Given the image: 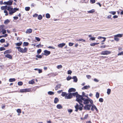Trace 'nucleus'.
Instances as JSON below:
<instances>
[{
  "instance_id": "nucleus-64",
  "label": "nucleus",
  "mask_w": 123,
  "mask_h": 123,
  "mask_svg": "<svg viewBox=\"0 0 123 123\" xmlns=\"http://www.w3.org/2000/svg\"><path fill=\"white\" fill-rule=\"evenodd\" d=\"M123 55V51L121 52L120 53H119L118 54V55Z\"/></svg>"
},
{
  "instance_id": "nucleus-41",
  "label": "nucleus",
  "mask_w": 123,
  "mask_h": 123,
  "mask_svg": "<svg viewBox=\"0 0 123 123\" xmlns=\"http://www.w3.org/2000/svg\"><path fill=\"white\" fill-rule=\"evenodd\" d=\"M43 46V45H41L40 44H39L36 46V47H37L38 48L41 47Z\"/></svg>"
},
{
  "instance_id": "nucleus-27",
  "label": "nucleus",
  "mask_w": 123,
  "mask_h": 123,
  "mask_svg": "<svg viewBox=\"0 0 123 123\" xmlns=\"http://www.w3.org/2000/svg\"><path fill=\"white\" fill-rule=\"evenodd\" d=\"M15 81V79L14 78H10L9 80V81L10 82H12Z\"/></svg>"
},
{
  "instance_id": "nucleus-5",
  "label": "nucleus",
  "mask_w": 123,
  "mask_h": 123,
  "mask_svg": "<svg viewBox=\"0 0 123 123\" xmlns=\"http://www.w3.org/2000/svg\"><path fill=\"white\" fill-rule=\"evenodd\" d=\"M111 52L108 50H105L102 51L101 53L102 55H107L111 53Z\"/></svg>"
},
{
  "instance_id": "nucleus-52",
  "label": "nucleus",
  "mask_w": 123,
  "mask_h": 123,
  "mask_svg": "<svg viewBox=\"0 0 123 123\" xmlns=\"http://www.w3.org/2000/svg\"><path fill=\"white\" fill-rule=\"evenodd\" d=\"M20 91L21 92H25V89H21L20 90Z\"/></svg>"
},
{
  "instance_id": "nucleus-55",
  "label": "nucleus",
  "mask_w": 123,
  "mask_h": 123,
  "mask_svg": "<svg viewBox=\"0 0 123 123\" xmlns=\"http://www.w3.org/2000/svg\"><path fill=\"white\" fill-rule=\"evenodd\" d=\"M99 101L101 102H103V99L102 98H100L99 99Z\"/></svg>"
},
{
  "instance_id": "nucleus-62",
  "label": "nucleus",
  "mask_w": 123,
  "mask_h": 123,
  "mask_svg": "<svg viewBox=\"0 0 123 123\" xmlns=\"http://www.w3.org/2000/svg\"><path fill=\"white\" fill-rule=\"evenodd\" d=\"M9 45V43H6V44H4V46L5 47H8V45Z\"/></svg>"
},
{
  "instance_id": "nucleus-50",
  "label": "nucleus",
  "mask_w": 123,
  "mask_h": 123,
  "mask_svg": "<svg viewBox=\"0 0 123 123\" xmlns=\"http://www.w3.org/2000/svg\"><path fill=\"white\" fill-rule=\"evenodd\" d=\"M114 39L116 41H118L119 40V39L117 37H114Z\"/></svg>"
},
{
  "instance_id": "nucleus-33",
  "label": "nucleus",
  "mask_w": 123,
  "mask_h": 123,
  "mask_svg": "<svg viewBox=\"0 0 123 123\" xmlns=\"http://www.w3.org/2000/svg\"><path fill=\"white\" fill-rule=\"evenodd\" d=\"M111 90L110 89H108L107 90V93L109 95L111 92Z\"/></svg>"
},
{
  "instance_id": "nucleus-56",
  "label": "nucleus",
  "mask_w": 123,
  "mask_h": 123,
  "mask_svg": "<svg viewBox=\"0 0 123 123\" xmlns=\"http://www.w3.org/2000/svg\"><path fill=\"white\" fill-rule=\"evenodd\" d=\"M90 2L92 3H94L95 2V0H90Z\"/></svg>"
},
{
  "instance_id": "nucleus-9",
  "label": "nucleus",
  "mask_w": 123,
  "mask_h": 123,
  "mask_svg": "<svg viewBox=\"0 0 123 123\" xmlns=\"http://www.w3.org/2000/svg\"><path fill=\"white\" fill-rule=\"evenodd\" d=\"M44 52L45 53L44 54L46 56L49 55L50 53V51H48L47 50H44Z\"/></svg>"
},
{
  "instance_id": "nucleus-4",
  "label": "nucleus",
  "mask_w": 123,
  "mask_h": 123,
  "mask_svg": "<svg viewBox=\"0 0 123 123\" xmlns=\"http://www.w3.org/2000/svg\"><path fill=\"white\" fill-rule=\"evenodd\" d=\"M65 98L66 99H71L72 98V93H69L67 94L66 96L65 97Z\"/></svg>"
},
{
  "instance_id": "nucleus-15",
  "label": "nucleus",
  "mask_w": 123,
  "mask_h": 123,
  "mask_svg": "<svg viewBox=\"0 0 123 123\" xmlns=\"http://www.w3.org/2000/svg\"><path fill=\"white\" fill-rule=\"evenodd\" d=\"M123 34H118L114 35V37H121L123 36Z\"/></svg>"
},
{
  "instance_id": "nucleus-24",
  "label": "nucleus",
  "mask_w": 123,
  "mask_h": 123,
  "mask_svg": "<svg viewBox=\"0 0 123 123\" xmlns=\"http://www.w3.org/2000/svg\"><path fill=\"white\" fill-rule=\"evenodd\" d=\"M79 94H78V93L77 92H76L75 93H72V95L73 96H76H76L77 95H78Z\"/></svg>"
},
{
  "instance_id": "nucleus-23",
  "label": "nucleus",
  "mask_w": 123,
  "mask_h": 123,
  "mask_svg": "<svg viewBox=\"0 0 123 123\" xmlns=\"http://www.w3.org/2000/svg\"><path fill=\"white\" fill-rule=\"evenodd\" d=\"M59 101L58 99L57 98H55L54 99V103H57Z\"/></svg>"
},
{
  "instance_id": "nucleus-48",
  "label": "nucleus",
  "mask_w": 123,
  "mask_h": 123,
  "mask_svg": "<svg viewBox=\"0 0 123 123\" xmlns=\"http://www.w3.org/2000/svg\"><path fill=\"white\" fill-rule=\"evenodd\" d=\"M72 79L71 77L68 76L67 78V79L68 80H69Z\"/></svg>"
},
{
  "instance_id": "nucleus-54",
  "label": "nucleus",
  "mask_w": 123,
  "mask_h": 123,
  "mask_svg": "<svg viewBox=\"0 0 123 123\" xmlns=\"http://www.w3.org/2000/svg\"><path fill=\"white\" fill-rule=\"evenodd\" d=\"M89 40H95V38L91 37L90 38Z\"/></svg>"
},
{
  "instance_id": "nucleus-13",
  "label": "nucleus",
  "mask_w": 123,
  "mask_h": 123,
  "mask_svg": "<svg viewBox=\"0 0 123 123\" xmlns=\"http://www.w3.org/2000/svg\"><path fill=\"white\" fill-rule=\"evenodd\" d=\"M8 6L6 5L5 6H2L1 7V9L2 10H6V9H7V8H8Z\"/></svg>"
},
{
  "instance_id": "nucleus-7",
  "label": "nucleus",
  "mask_w": 123,
  "mask_h": 123,
  "mask_svg": "<svg viewBox=\"0 0 123 123\" xmlns=\"http://www.w3.org/2000/svg\"><path fill=\"white\" fill-rule=\"evenodd\" d=\"M83 102L84 104H85L86 105H87L89 104V99L84 98L83 100Z\"/></svg>"
},
{
  "instance_id": "nucleus-18",
  "label": "nucleus",
  "mask_w": 123,
  "mask_h": 123,
  "mask_svg": "<svg viewBox=\"0 0 123 123\" xmlns=\"http://www.w3.org/2000/svg\"><path fill=\"white\" fill-rule=\"evenodd\" d=\"M90 87V86H84L82 88V90H84L85 89H87Z\"/></svg>"
},
{
  "instance_id": "nucleus-42",
  "label": "nucleus",
  "mask_w": 123,
  "mask_h": 123,
  "mask_svg": "<svg viewBox=\"0 0 123 123\" xmlns=\"http://www.w3.org/2000/svg\"><path fill=\"white\" fill-rule=\"evenodd\" d=\"M30 9V7H26L25 8V10L26 11H29Z\"/></svg>"
},
{
  "instance_id": "nucleus-40",
  "label": "nucleus",
  "mask_w": 123,
  "mask_h": 123,
  "mask_svg": "<svg viewBox=\"0 0 123 123\" xmlns=\"http://www.w3.org/2000/svg\"><path fill=\"white\" fill-rule=\"evenodd\" d=\"M29 44L28 43V42H24L23 43V44L24 46H27Z\"/></svg>"
},
{
  "instance_id": "nucleus-38",
  "label": "nucleus",
  "mask_w": 123,
  "mask_h": 123,
  "mask_svg": "<svg viewBox=\"0 0 123 123\" xmlns=\"http://www.w3.org/2000/svg\"><path fill=\"white\" fill-rule=\"evenodd\" d=\"M11 52V51L8 50H7L4 52V54L7 53H10Z\"/></svg>"
},
{
  "instance_id": "nucleus-30",
  "label": "nucleus",
  "mask_w": 123,
  "mask_h": 123,
  "mask_svg": "<svg viewBox=\"0 0 123 123\" xmlns=\"http://www.w3.org/2000/svg\"><path fill=\"white\" fill-rule=\"evenodd\" d=\"M4 26L3 25H0V33L1 32V30H2V29L3 30V29Z\"/></svg>"
},
{
  "instance_id": "nucleus-32",
  "label": "nucleus",
  "mask_w": 123,
  "mask_h": 123,
  "mask_svg": "<svg viewBox=\"0 0 123 123\" xmlns=\"http://www.w3.org/2000/svg\"><path fill=\"white\" fill-rule=\"evenodd\" d=\"M99 96V94L98 92H97L96 94V97L97 98H98Z\"/></svg>"
},
{
  "instance_id": "nucleus-6",
  "label": "nucleus",
  "mask_w": 123,
  "mask_h": 123,
  "mask_svg": "<svg viewBox=\"0 0 123 123\" xmlns=\"http://www.w3.org/2000/svg\"><path fill=\"white\" fill-rule=\"evenodd\" d=\"M92 106L91 105H86L84 107V109L85 110H89Z\"/></svg>"
},
{
  "instance_id": "nucleus-51",
  "label": "nucleus",
  "mask_w": 123,
  "mask_h": 123,
  "mask_svg": "<svg viewBox=\"0 0 123 123\" xmlns=\"http://www.w3.org/2000/svg\"><path fill=\"white\" fill-rule=\"evenodd\" d=\"M5 50V49L3 47H1L0 48V50L1 51Z\"/></svg>"
},
{
  "instance_id": "nucleus-63",
  "label": "nucleus",
  "mask_w": 123,
  "mask_h": 123,
  "mask_svg": "<svg viewBox=\"0 0 123 123\" xmlns=\"http://www.w3.org/2000/svg\"><path fill=\"white\" fill-rule=\"evenodd\" d=\"M86 76L88 79H90L91 78V76L90 75H86Z\"/></svg>"
},
{
  "instance_id": "nucleus-16",
  "label": "nucleus",
  "mask_w": 123,
  "mask_h": 123,
  "mask_svg": "<svg viewBox=\"0 0 123 123\" xmlns=\"http://www.w3.org/2000/svg\"><path fill=\"white\" fill-rule=\"evenodd\" d=\"M61 86V84H58L55 87V90H57L58 88H60Z\"/></svg>"
},
{
  "instance_id": "nucleus-57",
  "label": "nucleus",
  "mask_w": 123,
  "mask_h": 123,
  "mask_svg": "<svg viewBox=\"0 0 123 123\" xmlns=\"http://www.w3.org/2000/svg\"><path fill=\"white\" fill-rule=\"evenodd\" d=\"M111 15H108L107 17L106 18H107V19H110L111 18Z\"/></svg>"
},
{
  "instance_id": "nucleus-49",
  "label": "nucleus",
  "mask_w": 123,
  "mask_h": 123,
  "mask_svg": "<svg viewBox=\"0 0 123 123\" xmlns=\"http://www.w3.org/2000/svg\"><path fill=\"white\" fill-rule=\"evenodd\" d=\"M35 38L37 40L38 42L40 40V39L38 37H35Z\"/></svg>"
},
{
  "instance_id": "nucleus-17",
  "label": "nucleus",
  "mask_w": 123,
  "mask_h": 123,
  "mask_svg": "<svg viewBox=\"0 0 123 123\" xmlns=\"http://www.w3.org/2000/svg\"><path fill=\"white\" fill-rule=\"evenodd\" d=\"M5 56L6 57L10 59H11L12 58V56L10 54H7L6 55H5Z\"/></svg>"
},
{
  "instance_id": "nucleus-1",
  "label": "nucleus",
  "mask_w": 123,
  "mask_h": 123,
  "mask_svg": "<svg viewBox=\"0 0 123 123\" xmlns=\"http://www.w3.org/2000/svg\"><path fill=\"white\" fill-rule=\"evenodd\" d=\"M83 99L84 98H83V97L79 94L76 96V100L79 103L80 105H79L78 104L76 103V105L74 106L75 109V111H78L79 109L80 111H81L82 110V107L83 105L82 103L83 102Z\"/></svg>"
},
{
  "instance_id": "nucleus-14",
  "label": "nucleus",
  "mask_w": 123,
  "mask_h": 123,
  "mask_svg": "<svg viewBox=\"0 0 123 123\" xmlns=\"http://www.w3.org/2000/svg\"><path fill=\"white\" fill-rule=\"evenodd\" d=\"M13 1L11 0H9L7 2V5L9 6H10L12 5Z\"/></svg>"
},
{
  "instance_id": "nucleus-60",
  "label": "nucleus",
  "mask_w": 123,
  "mask_h": 123,
  "mask_svg": "<svg viewBox=\"0 0 123 123\" xmlns=\"http://www.w3.org/2000/svg\"><path fill=\"white\" fill-rule=\"evenodd\" d=\"M68 111L69 112H70V113L72 112L73 111V110L72 109H69L68 110Z\"/></svg>"
},
{
  "instance_id": "nucleus-3",
  "label": "nucleus",
  "mask_w": 123,
  "mask_h": 123,
  "mask_svg": "<svg viewBox=\"0 0 123 123\" xmlns=\"http://www.w3.org/2000/svg\"><path fill=\"white\" fill-rule=\"evenodd\" d=\"M16 48L18 49V51L21 53H25L27 50V48L26 47H25L24 49L19 47H16Z\"/></svg>"
},
{
  "instance_id": "nucleus-21",
  "label": "nucleus",
  "mask_w": 123,
  "mask_h": 123,
  "mask_svg": "<svg viewBox=\"0 0 123 123\" xmlns=\"http://www.w3.org/2000/svg\"><path fill=\"white\" fill-rule=\"evenodd\" d=\"M95 12V10L94 9H92L91 10L87 11V12L89 13H92L94 12Z\"/></svg>"
},
{
  "instance_id": "nucleus-39",
  "label": "nucleus",
  "mask_w": 123,
  "mask_h": 123,
  "mask_svg": "<svg viewBox=\"0 0 123 123\" xmlns=\"http://www.w3.org/2000/svg\"><path fill=\"white\" fill-rule=\"evenodd\" d=\"M99 44V43H92L90 44L91 46H94L96 45Z\"/></svg>"
},
{
  "instance_id": "nucleus-35",
  "label": "nucleus",
  "mask_w": 123,
  "mask_h": 123,
  "mask_svg": "<svg viewBox=\"0 0 123 123\" xmlns=\"http://www.w3.org/2000/svg\"><path fill=\"white\" fill-rule=\"evenodd\" d=\"M42 18V16L41 15H39L38 17V19L39 20H41Z\"/></svg>"
},
{
  "instance_id": "nucleus-22",
  "label": "nucleus",
  "mask_w": 123,
  "mask_h": 123,
  "mask_svg": "<svg viewBox=\"0 0 123 123\" xmlns=\"http://www.w3.org/2000/svg\"><path fill=\"white\" fill-rule=\"evenodd\" d=\"M72 79L74 80V81L75 82H76L77 81V79L76 76H73Z\"/></svg>"
},
{
  "instance_id": "nucleus-2",
  "label": "nucleus",
  "mask_w": 123,
  "mask_h": 123,
  "mask_svg": "<svg viewBox=\"0 0 123 123\" xmlns=\"http://www.w3.org/2000/svg\"><path fill=\"white\" fill-rule=\"evenodd\" d=\"M7 10L9 11V14L12 15L15 12L17 11L18 10L19 8H15L13 9V8L9 6H8Z\"/></svg>"
},
{
  "instance_id": "nucleus-8",
  "label": "nucleus",
  "mask_w": 123,
  "mask_h": 123,
  "mask_svg": "<svg viewBox=\"0 0 123 123\" xmlns=\"http://www.w3.org/2000/svg\"><path fill=\"white\" fill-rule=\"evenodd\" d=\"M91 106L92 108L91 109L92 111H93L94 110V109H95L96 110V111H98V110L96 106L94 105H92Z\"/></svg>"
},
{
  "instance_id": "nucleus-46",
  "label": "nucleus",
  "mask_w": 123,
  "mask_h": 123,
  "mask_svg": "<svg viewBox=\"0 0 123 123\" xmlns=\"http://www.w3.org/2000/svg\"><path fill=\"white\" fill-rule=\"evenodd\" d=\"M4 13H5V15L6 16H7L8 15V13L7 11L6 10H5L4 11Z\"/></svg>"
},
{
  "instance_id": "nucleus-44",
  "label": "nucleus",
  "mask_w": 123,
  "mask_h": 123,
  "mask_svg": "<svg viewBox=\"0 0 123 123\" xmlns=\"http://www.w3.org/2000/svg\"><path fill=\"white\" fill-rule=\"evenodd\" d=\"M5 41V40L4 39H2L0 40V42L1 43H3Z\"/></svg>"
},
{
  "instance_id": "nucleus-36",
  "label": "nucleus",
  "mask_w": 123,
  "mask_h": 123,
  "mask_svg": "<svg viewBox=\"0 0 123 123\" xmlns=\"http://www.w3.org/2000/svg\"><path fill=\"white\" fill-rule=\"evenodd\" d=\"M46 16L47 18H50V15L49 13H47L46 15Z\"/></svg>"
},
{
  "instance_id": "nucleus-45",
  "label": "nucleus",
  "mask_w": 123,
  "mask_h": 123,
  "mask_svg": "<svg viewBox=\"0 0 123 123\" xmlns=\"http://www.w3.org/2000/svg\"><path fill=\"white\" fill-rule=\"evenodd\" d=\"M23 83L22 82L20 81L18 82V85L19 86H21L23 85Z\"/></svg>"
},
{
  "instance_id": "nucleus-53",
  "label": "nucleus",
  "mask_w": 123,
  "mask_h": 123,
  "mask_svg": "<svg viewBox=\"0 0 123 123\" xmlns=\"http://www.w3.org/2000/svg\"><path fill=\"white\" fill-rule=\"evenodd\" d=\"M36 56L37 58H42V56L40 55H36Z\"/></svg>"
},
{
  "instance_id": "nucleus-28",
  "label": "nucleus",
  "mask_w": 123,
  "mask_h": 123,
  "mask_svg": "<svg viewBox=\"0 0 123 123\" xmlns=\"http://www.w3.org/2000/svg\"><path fill=\"white\" fill-rule=\"evenodd\" d=\"M48 93L49 95H52L54 94V93L53 92L51 91H49L48 92Z\"/></svg>"
},
{
  "instance_id": "nucleus-47",
  "label": "nucleus",
  "mask_w": 123,
  "mask_h": 123,
  "mask_svg": "<svg viewBox=\"0 0 123 123\" xmlns=\"http://www.w3.org/2000/svg\"><path fill=\"white\" fill-rule=\"evenodd\" d=\"M25 92H30L31 91V90L29 89H25Z\"/></svg>"
},
{
  "instance_id": "nucleus-12",
  "label": "nucleus",
  "mask_w": 123,
  "mask_h": 123,
  "mask_svg": "<svg viewBox=\"0 0 123 123\" xmlns=\"http://www.w3.org/2000/svg\"><path fill=\"white\" fill-rule=\"evenodd\" d=\"M65 43H60L58 45V46L59 48H62L65 45Z\"/></svg>"
},
{
  "instance_id": "nucleus-25",
  "label": "nucleus",
  "mask_w": 123,
  "mask_h": 123,
  "mask_svg": "<svg viewBox=\"0 0 123 123\" xmlns=\"http://www.w3.org/2000/svg\"><path fill=\"white\" fill-rule=\"evenodd\" d=\"M10 22V21L8 19H6L4 22V23L5 24H7Z\"/></svg>"
},
{
  "instance_id": "nucleus-58",
  "label": "nucleus",
  "mask_w": 123,
  "mask_h": 123,
  "mask_svg": "<svg viewBox=\"0 0 123 123\" xmlns=\"http://www.w3.org/2000/svg\"><path fill=\"white\" fill-rule=\"evenodd\" d=\"M17 112L18 113H21V111L20 109H18L17 110Z\"/></svg>"
},
{
  "instance_id": "nucleus-31",
  "label": "nucleus",
  "mask_w": 123,
  "mask_h": 123,
  "mask_svg": "<svg viewBox=\"0 0 123 123\" xmlns=\"http://www.w3.org/2000/svg\"><path fill=\"white\" fill-rule=\"evenodd\" d=\"M109 13L111 14H112L113 15H114L116 14V12L115 11H111L109 12Z\"/></svg>"
},
{
  "instance_id": "nucleus-20",
  "label": "nucleus",
  "mask_w": 123,
  "mask_h": 123,
  "mask_svg": "<svg viewBox=\"0 0 123 123\" xmlns=\"http://www.w3.org/2000/svg\"><path fill=\"white\" fill-rule=\"evenodd\" d=\"M56 107L58 109H62V106L60 104H58L56 106Z\"/></svg>"
},
{
  "instance_id": "nucleus-34",
  "label": "nucleus",
  "mask_w": 123,
  "mask_h": 123,
  "mask_svg": "<svg viewBox=\"0 0 123 123\" xmlns=\"http://www.w3.org/2000/svg\"><path fill=\"white\" fill-rule=\"evenodd\" d=\"M6 30L3 29H2V30H1V32H2L3 34H4L6 33Z\"/></svg>"
},
{
  "instance_id": "nucleus-29",
  "label": "nucleus",
  "mask_w": 123,
  "mask_h": 123,
  "mask_svg": "<svg viewBox=\"0 0 123 123\" xmlns=\"http://www.w3.org/2000/svg\"><path fill=\"white\" fill-rule=\"evenodd\" d=\"M67 93L66 92H62V96L63 97L65 96H66Z\"/></svg>"
},
{
  "instance_id": "nucleus-10",
  "label": "nucleus",
  "mask_w": 123,
  "mask_h": 123,
  "mask_svg": "<svg viewBox=\"0 0 123 123\" xmlns=\"http://www.w3.org/2000/svg\"><path fill=\"white\" fill-rule=\"evenodd\" d=\"M76 91V89L73 88H70L68 90V92L69 93H70V92H74Z\"/></svg>"
},
{
  "instance_id": "nucleus-11",
  "label": "nucleus",
  "mask_w": 123,
  "mask_h": 123,
  "mask_svg": "<svg viewBox=\"0 0 123 123\" xmlns=\"http://www.w3.org/2000/svg\"><path fill=\"white\" fill-rule=\"evenodd\" d=\"M32 32V30L31 29H27L26 32V33L29 34L31 33Z\"/></svg>"
},
{
  "instance_id": "nucleus-37",
  "label": "nucleus",
  "mask_w": 123,
  "mask_h": 123,
  "mask_svg": "<svg viewBox=\"0 0 123 123\" xmlns=\"http://www.w3.org/2000/svg\"><path fill=\"white\" fill-rule=\"evenodd\" d=\"M62 67L61 65H58L57 66V68L58 69H59L60 68H62Z\"/></svg>"
},
{
  "instance_id": "nucleus-59",
  "label": "nucleus",
  "mask_w": 123,
  "mask_h": 123,
  "mask_svg": "<svg viewBox=\"0 0 123 123\" xmlns=\"http://www.w3.org/2000/svg\"><path fill=\"white\" fill-rule=\"evenodd\" d=\"M68 74H71L72 73V72L71 70H69L68 71Z\"/></svg>"
},
{
  "instance_id": "nucleus-61",
  "label": "nucleus",
  "mask_w": 123,
  "mask_h": 123,
  "mask_svg": "<svg viewBox=\"0 0 123 123\" xmlns=\"http://www.w3.org/2000/svg\"><path fill=\"white\" fill-rule=\"evenodd\" d=\"M74 44L73 43H69V45L70 46H72Z\"/></svg>"
},
{
  "instance_id": "nucleus-19",
  "label": "nucleus",
  "mask_w": 123,
  "mask_h": 123,
  "mask_svg": "<svg viewBox=\"0 0 123 123\" xmlns=\"http://www.w3.org/2000/svg\"><path fill=\"white\" fill-rule=\"evenodd\" d=\"M29 83L30 84H33L34 83V80L32 79L29 81Z\"/></svg>"
},
{
  "instance_id": "nucleus-26",
  "label": "nucleus",
  "mask_w": 123,
  "mask_h": 123,
  "mask_svg": "<svg viewBox=\"0 0 123 123\" xmlns=\"http://www.w3.org/2000/svg\"><path fill=\"white\" fill-rule=\"evenodd\" d=\"M22 42H20L19 43H16L15 44V45L16 46H20L22 44Z\"/></svg>"
},
{
  "instance_id": "nucleus-43",
  "label": "nucleus",
  "mask_w": 123,
  "mask_h": 123,
  "mask_svg": "<svg viewBox=\"0 0 123 123\" xmlns=\"http://www.w3.org/2000/svg\"><path fill=\"white\" fill-rule=\"evenodd\" d=\"M41 49H39L37 51V53L38 54H39L41 52Z\"/></svg>"
}]
</instances>
